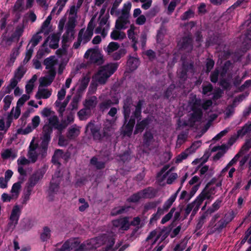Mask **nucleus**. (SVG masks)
Wrapping results in <instances>:
<instances>
[{
    "instance_id": "58836bf2",
    "label": "nucleus",
    "mask_w": 251,
    "mask_h": 251,
    "mask_svg": "<svg viewBox=\"0 0 251 251\" xmlns=\"http://www.w3.org/2000/svg\"><path fill=\"white\" fill-rule=\"evenodd\" d=\"M177 197V193H175L172 195L164 203L162 209H163L164 211H167L172 206L173 202L175 201Z\"/></svg>"
},
{
    "instance_id": "338daca9",
    "label": "nucleus",
    "mask_w": 251,
    "mask_h": 251,
    "mask_svg": "<svg viewBox=\"0 0 251 251\" xmlns=\"http://www.w3.org/2000/svg\"><path fill=\"white\" fill-rule=\"evenodd\" d=\"M91 163L98 169H101L104 167V163L101 161H98L96 157H93L91 160Z\"/></svg>"
},
{
    "instance_id": "9b49d317",
    "label": "nucleus",
    "mask_w": 251,
    "mask_h": 251,
    "mask_svg": "<svg viewBox=\"0 0 251 251\" xmlns=\"http://www.w3.org/2000/svg\"><path fill=\"white\" fill-rule=\"evenodd\" d=\"M160 237V235L158 234L156 230H153L150 233L144 242L145 247L148 251H150L152 249L153 246Z\"/></svg>"
},
{
    "instance_id": "aec40b11",
    "label": "nucleus",
    "mask_w": 251,
    "mask_h": 251,
    "mask_svg": "<svg viewBox=\"0 0 251 251\" xmlns=\"http://www.w3.org/2000/svg\"><path fill=\"white\" fill-rule=\"evenodd\" d=\"M48 122L49 124L47 125L48 126H49L50 127H53L59 130H62L66 126V125L59 124L58 119L55 114L48 118Z\"/></svg>"
},
{
    "instance_id": "7c9ffc66",
    "label": "nucleus",
    "mask_w": 251,
    "mask_h": 251,
    "mask_svg": "<svg viewBox=\"0 0 251 251\" xmlns=\"http://www.w3.org/2000/svg\"><path fill=\"white\" fill-rule=\"evenodd\" d=\"M135 124L134 119L131 118L127 124L123 127V132L125 135L130 136L131 135L133 127Z\"/></svg>"
},
{
    "instance_id": "20e7f679",
    "label": "nucleus",
    "mask_w": 251,
    "mask_h": 251,
    "mask_svg": "<svg viewBox=\"0 0 251 251\" xmlns=\"http://www.w3.org/2000/svg\"><path fill=\"white\" fill-rule=\"evenodd\" d=\"M96 18V16L92 17L91 21L88 24L86 29H81L78 35L79 40L82 41V43L85 44L90 40L93 34V29L95 27L94 21Z\"/></svg>"
},
{
    "instance_id": "a19ab883",
    "label": "nucleus",
    "mask_w": 251,
    "mask_h": 251,
    "mask_svg": "<svg viewBox=\"0 0 251 251\" xmlns=\"http://www.w3.org/2000/svg\"><path fill=\"white\" fill-rule=\"evenodd\" d=\"M19 54V50L17 48L13 49L11 53L10 54L9 58L7 61V65L11 66L13 65L16 57Z\"/></svg>"
},
{
    "instance_id": "49530a36",
    "label": "nucleus",
    "mask_w": 251,
    "mask_h": 251,
    "mask_svg": "<svg viewBox=\"0 0 251 251\" xmlns=\"http://www.w3.org/2000/svg\"><path fill=\"white\" fill-rule=\"evenodd\" d=\"M40 31H39L36 34L34 35L33 37H32L30 43L31 45V48H34L39 43V42L42 40V37L40 35Z\"/></svg>"
},
{
    "instance_id": "7ed1b4c3",
    "label": "nucleus",
    "mask_w": 251,
    "mask_h": 251,
    "mask_svg": "<svg viewBox=\"0 0 251 251\" xmlns=\"http://www.w3.org/2000/svg\"><path fill=\"white\" fill-rule=\"evenodd\" d=\"M47 171V167L44 166L35 171L29 178L26 188L28 193L27 199L30 195L33 187L43 177Z\"/></svg>"
},
{
    "instance_id": "864d4df0",
    "label": "nucleus",
    "mask_w": 251,
    "mask_h": 251,
    "mask_svg": "<svg viewBox=\"0 0 251 251\" xmlns=\"http://www.w3.org/2000/svg\"><path fill=\"white\" fill-rule=\"evenodd\" d=\"M50 237V230L48 227H45L41 234V239L43 241H47Z\"/></svg>"
},
{
    "instance_id": "cd10ccee",
    "label": "nucleus",
    "mask_w": 251,
    "mask_h": 251,
    "mask_svg": "<svg viewBox=\"0 0 251 251\" xmlns=\"http://www.w3.org/2000/svg\"><path fill=\"white\" fill-rule=\"evenodd\" d=\"M55 75L53 73L52 74H48L47 76L40 78L39 86H46L50 84L54 79Z\"/></svg>"
},
{
    "instance_id": "69168bd1",
    "label": "nucleus",
    "mask_w": 251,
    "mask_h": 251,
    "mask_svg": "<svg viewBox=\"0 0 251 251\" xmlns=\"http://www.w3.org/2000/svg\"><path fill=\"white\" fill-rule=\"evenodd\" d=\"M212 182H209L203 191H205L209 196L208 199L210 198L211 196L215 193V186H211Z\"/></svg>"
},
{
    "instance_id": "37998d69",
    "label": "nucleus",
    "mask_w": 251,
    "mask_h": 251,
    "mask_svg": "<svg viewBox=\"0 0 251 251\" xmlns=\"http://www.w3.org/2000/svg\"><path fill=\"white\" fill-rule=\"evenodd\" d=\"M153 138L152 133L149 131H147L143 136V144L146 146H149L153 142Z\"/></svg>"
},
{
    "instance_id": "3c124183",
    "label": "nucleus",
    "mask_w": 251,
    "mask_h": 251,
    "mask_svg": "<svg viewBox=\"0 0 251 251\" xmlns=\"http://www.w3.org/2000/svg\"><path fill=\"white\" fill-rule=\"evenodd\" d=\"M119 47L120 45L118 43L115 42H111L108 45L106 49V51L109 54L112 53L113 52L117 50Z\"/></svg>"
},
{
    "instance_id": "e2e57ef3",
    "label": "nucleus",
    "mask_w": 251,
    "mask_h": 251,
    "mask_svg": "<svg viewBox=\"0 0 251 251\" xmlns=\"http://www.w3.org/2000/svg\"><path fill=\"white\" fill-rule=\"evenodd\" d=\"M24 0H17L14 7L13 10L15 11H21L25 9V6L23 5Z\"/></svg>"
},
{
    "instance_id": "052dcab7",
    "label": "nucleus",
    "mask_w": 251,
    "mask_h": 251,
    "mask_svg": "<svg viewBox=\"0 0 251 251\" xmlns=\"http://www.w3.org/2000/svg\"><path fill=\"white\" fill-rule=\"evenodd\" d=\"M164 212L163 209H162L161 207H158L156 213L153 214L152 217L151 218L150 222L152 223L157 221Z\"/></svg>"
},
{
    "instance_id": "9d476101",
    "label": "nucleus",
    "mask_w": 251,
    "mask_h": 251,
    "mask_svg": "<svg viewBox=\"0 0 251 251\" xmlns=\"http://www.w3.org/2000/svg\"><path fill=\"white\" fill-rule=\"evenodd\" d=\"M44 64L46 69L48 70L49 74L56 75V68L58 65V61L54 56H50L44 60Z\"/></svg>"
},
{
    "instance_id": "f257e3e1",
    "label": "nucleus",
    "mask_w": 251,
    "mask_h": 251,
    "mask_svg": "<svg viewBox=\"0 0 251 251\" xmlns=\"http://www.w3.org/2000/svg\"><path fill=\"white\" fill-rule=\"evenodd\" d=\"M118 68L117 63H109L101 67L98 72L93 76L92 85L95 83L103 85L105 84L108 78L114 74Z\"/></svg>"
},
{
    "instance_id": "e433bc0d",
    "label": "nucleus",
    "mask_w": 251,
    "mask_h": 251,
    "mask_svg": "<svg viewBox=\"0 0 251 251\" xmlns=\"http://www.w3.org/2000/svg\"><path fill=\"white\" fill-rule=\"evenodd\" d=\"M139 65V59L135 57H130L127 61V65L131 71L135 70Z\"/></svg>"
},
{
    "instance_id": "ddd939ff",
    "label": "nucleus",
    "mask_w": 251,
    "mask_h": 251,
    "mask_svg": "<svg viewBox=\"0 0 251 251\" xmlns=\"http://www.w3.org/2000/svg\"><path fill=\"white\" fill-rule=\"evenodd\" d=\"M38 148V145L34 143V139L31 141L29 147V150L27 153V157L31 163H35L38 158V153L36 150Z\"/></svg>"
},
{
    "instance_id": "c9c22d12",
    "label": "nucleus",
    "mask_w": 251,
    "mask_h": 251,
    "mask_svg": "<svg viewBox=\"0 0 251 251\" xmlns=\"http://www.w3.org/2000/svg\"><path fill=\"white\" fill-rule=\"evenodd\" d=\"M149 123L150 120L148 118H146L140 122H138L135 127L134 134H137L139 132H141Z\"/></svg>"
},
{
    "instance_id": "72a5a7b5",
    "label": "nucleus",
    "mask_w": 251,
    "mask_h": 251,
    "mask_svg": "<svg viewBox=\"0 0 251 251\" xmlns=\"http://www.w3.org/2000/svg\"><path fill=\"white\" fill-rule=\"evenodd\" d=\"M80 133V127L74 125L71 127L68 132L67 137L70 139H74Z\"/></svg>"
},
{
    "instance_id": "a878e982",
    "label": "nucleus",
    "mask_w": 251,
    "mask_h": 251,
    "mask_svg": "<svg viewBox=\"0 0 251 251\" xmlns=\"http://www.w3.org/2000/svg\"><path fill=\"white\" fill-rule=\"evenodd\" d=\"M49 46L53 49H56L58 47L59 36L56 34H52L48 37L46 41Z\"/></svg>"
},
{
    "instance_id": "423d86ee",
    "label": "nucleus",
    "mask_w": 251,
    "mask_h": 251,
    "mask_svg": "<svg viewBox=\"0 0 251 251\" xmlns=\"http://www.w3.org/2000/svg\"><path fill=\"white\" fill-rule=\"evenodd\" d=\"M84 57L91 63L101 64L103 62V57L100 51L95 49L88 50L84 54Z\"/></svg>"
},
{
    "instance_id": "f704fd0d",
    "label": "nucleus",
    "mask_w": 251,
    "mask_h": 251,
    "mask_svg": "<svg viewBox=\"0 0 251 251\" xmlns=\"http://www.w3.org/2000/svg\"><path fill=\"white\" fill-rule=\"evenodd\" d=\"M21 190V183L18 182L15 183L11 188L10 193L12 195V197L14 198L16 200L19 197V194Z\"/></svg>"
},
{
    "instance_id": "1a4fd4ad",
    "label": "nucleus",
    "mask_w": 251,
    "mask_h": 251,
    "mask_svg": "<svg viewBox=\"0 0 251 251\" xmlns=\"http://www.w3.org/2000/svg\"><path fill=\"white\" fill-rule=\"evenodd\" d=\"M21 207L18 205L13 206L9 218V221L8 224L9 229H13L17 225L21 213Z\"/></svg>"
},
{
    "instance_id": "4d7b16f0",
    "label": "nucleus",
    "mask_w": 251,
    "mask_h": 251,
    "mask_svg": "<svg viewBox=\"0 0 251 251\" xmlns=\"http://www.w3.org/2000/svg\"><path fill=\"white\" fill-rule=\"evenodd\" d=\"M131 8V3L129 2H127L126 3H125L122 11V16L129 17V14L130 10Z\"/></svg>"
},
{
    "instance_id": "c03bdc74",
    "label": "nucleus",
    "mask_w": 251,
    "mask_h": 251,
    "mask_svg": "<svg viewBox=\"0 0 251 251\" xmlns=\"http://www.w3.org/2000/svg\"><path fill=\"white\" fill-rule=\"evenodd\" d=\"M97 98L94 96L86 100L84 105L86 108L90 109L95 107L97 104Z\"/></svg>"
},
{
    "instance_id": "473e14b6",
    "label": "nucleus",
    "mask_w": 251,
    "mask_h": 251,
    "mask_svg": "<svg viewBox=\"0 0 251 251\" xmlns=\"http://www.w3.org/2000/svg\"><path fill=\"white\" fill-rule=\"evenodd\" d=\"M137 27L132 25L127 31L128 37L135 43L137 42Z\"/></svg>"
},
{
    "instance_id": "0eeeda50",
    "label": "nucleus",
    "mask_w": 251,
    "mask_h": 251,
    "mask_svg": "<svg viewBox=\"0 0 251 251\" xmlns=\"http://www.w3.org/2000/svg\"><path fill=\"white\" fill-rule=\"evenodd\" d=\"M75 25L70 24L67 25L66 31L63 34L62 37V47L64 50H66L69 46L71 41L74 38L75 33Z\"/></svg>"
},
{
    "instance_id": "13d9d810",
    "label": "nucleus",
    "mask_w": 251,
    "mask_h": 251,
    "mask_svg": "<svg viewBox=\"0 0 251 251\" xmlns=\"http://www.w3.org/2000/svg\"><path fill=\"white\" fill-rule=\"evenodd\" d=\"M78 204L80 205L78 207V209L81 212L85 211L89 207L88 203L83 198L79 199Z\"/></svg>"
},
{
    "instance_id": "c85d7f7f",
    "label": "nucleus",
    "mask_w": 251,
    "mask_h": 251,
    "mask_svg": "<svg viewBox=\"0 0 251 251\" xmlns=\"http://www.w3.org/2000/svg\"><path fill=\"white\" fill-rule=\"evenodd\" d=\"M52 17L50 15L49 16L46 20L44 22L40 29V32L46 34H48L50 31V23Z\"/></svg>"
},
{
    "instance_id": "a211bd4d",
    "label": "nucleus",
    "mask_w": 251,
    "mask_h": 251,
    "mask_svg": "<svg viewBox=\"0 0 251 251\" xmlns=\"http://www.w3.org/2000/svg\"><path fill=\"white\" fill-rule=\"evenodd\" d=\"M205 191H202L201 193L197 197L196 199L192 203H194L195 207L192 211L191 216H194L197 210L199 209L200 206L201 204L203 201L207 199H208L209 196Z\"/></svg>"
},
{
    "instance_id": "ea45409f",
    "label": "nucleus",
    "mask_w": 251,
    "mask_h": 251,
    "mask_svg": "<svg viewBox=\"0 0 251 251\" xmlns=\"http://www.w3.org/2000/svg\"><path fill=\"white\" fill-rule=\"evenodd\" d=\"M89 75L87 74L84 75L82 78L79 80L78 82L79 88L80 90H83L87 87L90 81Z\"/></svg>"
},
{
    "instance_id": "f3484780",
    "label": "nucleus",
    "mask_w": 251,
    "mask_h": 251,
    "mask_svg": "<svg viewBox=\"0 0 251 251\" xmlns=\"http://www.w3.org/2000/svg\"><path fill=\"white\" fill-rule=\"evenodd\" d=\"M107 18L106 17H102L100 22V26L96 29V33H101L104 37L107 33V31L109 28L108 24H107Z\"/></svg>"
},
{
    "instance_id": "39448f33",
    "label": "nucleus",
    "mask_w": 251,
    "mask_h": 251,
    "mask_svg": "<svg viewBox=\"0 0 251 251\" xmlns=\"http://www.w3.org/2000/svg\"><path fill=\"white\" fill-rule=\"evenodd\" d=\"M220 217L218 214H215L212 218L209 226L211 227H214L215 230H221L225 227L227 224L229 223L232 219V217L230 213L226 214L224 218L221 219L217 223H215L216 221Z\"/></svg>"
},
{
    "instance_id": "6e6552de",
    "label": "nucleus",
    "mask_w": 251,
    "mask_h": 251,
    "mask_svg": "<svg viewBox=\"0 0 251 251\" xmlns=\"http://www.w3.org/2000/svg\"><path fill=\"white\" fill-rule=\"evenodd\" d=\"M169 167L165 166L162 169L160 173L158 175L157 179L160 181H162L167 178V183L171 184L177 177L176 173H172L171 171L173 168L170 169L167 172H165L168 169Z\"/></svg>"
},
{
    "instance_id": "de8ad7c7",
    "label": "nucleus",
    "mask_w": 251,
    "mask_h": 251,
    "mask_svg": "<svg viewBox=\"0 0 251 251\" xmlns=\"http://www.w3.org/2000/svg\"><path fill=\"white\" fill-rule=\"evenodd\" d=\"M145 195L146 192L145 191H143L133 195L130 198H129L128 200L130 201L136 202L138 201L141 198L145 197Z\"/></svg>"
},
{
    "instance_id": "2f4dec72",
    "label": "nucleus",
    "mask_w": 251,
    "mask_h": 251,
    "mask_svg": "<svg viewBox=\"0 0 251 251\" xmlns=\"http://www.w3.org/2000/svg\"><path fill=\"white\" fill-rule=\"evenodd\" d=\"M119 102L118 99H114L113 100H107L102 101L100 105L101 110L102 111L108 109L110 106L114 104H117Z\"/></svg>"
},
{
    "instance_id": "c756f323",
    "label": "nucleus",
    "mask_w": 251,
    "mask_h": 251,
    "mask_svg": "<svg viewBox=\"0 0 251 251\" xmlns=\"http://www.w3.org/2000/svg\"><path fill=\"white\" fill-rule=\"evenodd\" d=\"M115 28L110 34L111 38L115 40L121 41L126 37V34L125 32Z\"/></svg>"
},
{
    "instance_id": "6ab92c4d",
    "label": "nucleus",
    "mask_w": 251,
    "mask_h": 251,
    "mask_svg": "<svg viewBox=\"0 0 251 251\" xmlns=\"http://www.w3.org/2000/svg\"><path fill=\"white\" fill-rule=\"evenodd\" d=\"M81 4L77 2V5L71 6L69 11V16L68 24L76 25V19L77 18V12Z\"/></svg>"
},
{
    "instance_id": "79ce46f5",
    "label": "nucleus",
    "mask_w": 251,
    "mask_h": 251,
    "mask_svg": "<svg viewBox=\"0 0 251 251\" xmlns=\"http://www.w3.org/2000/svg\"><path fill=\"white\" fill-rule=\"evenodd\" d=\"M62 100H57L55 102V106L57 108V111L59 112L60 116L63 115V113L64 112L66 107L68 104V103L65 100L63 102Z\"/></svg>"
},
{
    "instance_id": "4c0bfd02",
    "label": "nucleus",
    "mask_w": 251,
    "mask_h": 251,
    "mask_svg": "<svg viewBox=\"0 0 251 251\" xmlns=\"http://www.w3.org/2000/svg\"><path fill=\"white\" fill-rule=\"evenodd\" d=\"M63 156L64 154L63 151L60 150H57L55 151L54 155L52 156V161L54 164L59 165Z\"/></svg>"
},
{
    "instance_id": "f8f14e48",
    "label": "nucleus",
    "mask_w": 251,
    "mask_h": 251,
    "mask_svg": "<svg viewBox=\"0 0 251 251\" xmlns=\"http://www.w3.org/2000/svg\"><path fill=\"white\" fill-rule=\"evenodd\" d=\"M201 145V142L200 141H196L193 143L190 148H188L184 152L181 153L177 157V162L181 161L182 160L186 158L189 154L195 152Z\"/></svg>"
},
{
    "instance_id": "f03ea898",
    "label": "nucleus",
    "mask_w": 251,
    "mask_h": 251,
    "mask_svg": "<svg viewBox=\"0 0 251 251\" xmlns=\"http://www.w3.org/2000/svg\"><path fill=\"white\" fill-rule=\"evenodd\" d=\"M95 242L94 239H91L90 241L84 243L80 245L78 248H77L79 245L77 239H70L65 242L62 247L59 250V251H70L73 249H75V251H86L92 250L96 248L94 246Z\"/></svg>"
},
{
    "instance_id": "4468645a",
    "label": "nucleus",
    "mask_w": 251,
    "mask_h": 251,
    "mask_svg": "<svg viewBox=\"0 0 251 251\" xmlns=\"http://www.w3.org/2000/svg\"><path fill=\"white\" fill-rule=\"evenodd\" d=\"M52 132V128L49 126L45 125L43 127V136L41 138L42 140L41 146L43 149L45 151L47 149L48 143L50 140V134Z\"/></svg>"
},
{
    "instance_id": "6e6d98bb",
    "label": "nucleus",
    "mask_w": 251,
    "mask_h": 251,
    "mask_svg": "<svg viewBox=\"0 0 251 251\" xmlns=\"http://www.w3.org/2000/svg\"><path fill=\"white\" fill-rule=\"evenodd\" d=\"M20 107L17 105L15 108H13L11 110L10 115L7 117H10L11 120H12V117H14L15 119L18 118L21 114Z\"/></svg>"
},
{
    "instance_id": "a18cd8bd",
    "label": "nucleus",
    "mask_w": 251,
    "mask_h": 251,
    "mask_svg": "<svg viewBox=\"0 0 251 251\" xmlns=\"http://www.w3.org/2000/svg\"><path fill=\"white\" fill-rule=\"evenodd\" d=\"M251 131V123L246 124L241 129L237 131V136H243L247 133Z\"/></svg>"
},
{
    "instance_id": "5fc2aeb1",
    "label": "nucleus",
    "mask_w": 251,
    "mask_h": 251,
    "mask_svg": "<svg viewBox=\"0 0 251 251\" xmlns=\"http://www.w3.org/2000/svg\"><path fill=\"white\" fill-rule=\"evenodd\" d=\"M90 114V109L85 108L78 112V115L81 120L86 119Z\"/></svg>"
},
{
    "instance_id": "412c9836",
    "label": "nucleus",
    "mask_w": 251,
    "mask_h": 251,
    "mask_svg": "<svg viewBox=\"0 0 251 251\" xmlns=\"http://www.w3.org/2000/svg\"><path fill=\"white\" fill-rule=\"evenodd\" d=\"M129 23L128 18L121 15L117 20L115 24V28L118 30L126 29L127 25Z\"/></svg>"
},
{
    "instance_id": "393cba45",
    "label": "nucleus",
    "mask_w": 251,
    "mask_h": 251,
    "mask_svg": "<svg viewBox=\"0 0 251 251\" xmlns=\"http://www.w3.org/2000/svg\"><path fill=\"white\" fill-rule=\"evenodd\" d=\"M191 43L192 41L190 38L185 37L178 43V45L181 48L186 50L187 51H189L192 49Z\"/></svg>"
},
{
    "instance_id": "8fccbe9b",
    "label": "nucleus",
    "mask_w": 251,
    "mask_h": 251,
    "mask_svg": "<svg viewBox=\"0 0 251 251\" xmlns=\"http://www.w3.org/2000/svg\"><path fill=\"white\" fill-rule=\"evenodd\" d=\"M132 105L129 102L125 103L124 105V117L125 122H127L130 114V110Z\"/></svg>"
},
{
    "instance_id": "09e8293b",
    "label": "nucleus",
    "mask_w": 251,
    "mask_h": 251,
    "mask_svg": "<svg viewBox=\"0 0 251 251\" xmlns=\"http://www.w3.org/2000/svg\"><path fill=\"white\" fill-rule=\"evenodd\" d=\"M11 118L7 117L6 122L3 119H0V130H6L10 126Z\"/></svg>"
},
{
    "instance_id": "0e129e2a",
    "label": "nucleus",
    "mask_w": 251,
    "mask_h": 251,
    "mask_svg": "<svg viewBox=\"0 0 251 251\" xmlns=\"http://www.w3.org/2000/svg\"><path fill=\"white\" fill-rule=\"evenodd\" d=\"M175 210V208H172L170 212L162 218L161 222V224H164L169 221L173 217V214Z\"/></svg>"
},
{
    "instance_id": "2eb2a0df",
    "label": "nucleus",
    "mask_w": 251,
    "mask_h": 251,
    "mask_svg": "<svg viewBox=\"0 0 251 251\" xmlns=\"http://www.w3.org/2000/svg\"><path fill=\"white\" fill-rule=\"evenodd\" d=\"M201 116L202 112L201 109H194L192 115L187 124L191 126L198 124L201 122Z\"/></svg>"
},
{
    "instance_id": "603ef678",
    "label": "nucleus",
    "mask_w": 251,
    "mask_h": 251,
    "mask_svg": "<svg viewBox=\"0 0 251 251\" xmlns=\"http://www.w3.org/2000/svg\"><path fill=\"white\" fill-rule=\"evenodd\" d=\"M25 72L26 69L23 65H21L15 71L14 76L18 79L21 80Z\"/></svg>"
},
{
    "instance_id": "bf43d9fd",
    "label": "nucleus",
    "mask_w": 251,
    "mask_h": 251,
    "mask_svg": "<svg viewBox=\"0 0 251 251\" xmlns=\"http://www.w3.org/2000/svg\"><path fill=\"white\" fill-rule=\"evenodd\" d=\"M164 212L163 209H162L161 207H158L156 213L153 214L152 217L151 218L150 222L152 223L157 221Z\"/></svg>"
},
{
    "instance_id": "5701e85b",
    "label": "nucleus",
    "mask_w": 251,
    "mask_h": 251,
    "mask_svg": "<svg viewBox=\"0 0 251 251\" xmlns=\"http://www.w3.org/2000/svg\"><path fill=\"white\" fill-rule=\"evenodd\" d=\"M51 95V91L48 89L41 88L39 87L38 91L36 94L35 97L37 100L41 99H46L49 98Z\"/></svg>"
},
{
    "instance_id": "b1692460",
    "label": "nucleus",
    "mask_w": 251,
    "mask_h": 251,
    "mask_svg": "<svg viewBox=\"0 0 251 251\" xmlns=\"http://www.w3.org/2000/svg\"><path fill=\"white\" fill-rule=\"evenodd\" d=\"M87 128H90L94 139L100 140L104 137L102 131L100 132L98 126L90 124L87 126Z\"/></svg>"
},
{
    "instance_id": "4be33fe9",
    "label": "nucleus",
    "mask_w": 251,
    "mask_h": 251,
    "mask_svg": "<svg viewBox=\"0 0 251 251\" xmlns=\"http://www.w3.org/2000/svg\"><path fill=\"white\" fill-rule=\"evenodd\" d=\"M17 156V151L14 149H4L1 152V156L3 159H14Z\"/></svg>"
},
{
    "instance_id": "bb28decb",
    "label": "nucleus",
    "mask_w": 251,
    "mask_h": 251,
    "mask_svg": "<svg viewBox=\"0 0 251 251\" xmlns=\"http://www.w3.org/2000/svg\"><path fill=\"white\" fill-rule=\"evenodd\" d=\"M60 180V178L58 176L54 175L53 176L49 189L50 193H56L58 191Z\"/></svg>"
},
{
    "instance_id": "774afa93",
    "label": "nucleus",
    "mask_w": 251,
    "mask_h": 251,
    "mask_svg": "<svg viewBox=\"0 0 251 251\" xmlns=\"http://www.w3.org/2000/svg\"><path fill=\"white\" fill-rule=\"evenodd\" d=\"M54 112L51 110L50 108L48 107L44 108L41 111V114L43 117H48V118L50 117L53 114Z\"/></svg>"
},
{
    "instance_id": "dca6fc26",
    "label": "nucleus",
    "mask_w": 251,
    "mask_h": 251,
    "mask_svg": "<svg viewBox=\"0 0 251 251\" xmlns=\"http://www.w3.org/2000/svg\"><path fill=\"white\" fill-rule=\"evenodd\" d=\"M112 224L114 227L118 228L119 230H127L130 226V224L127 217L113 220Z\"/></svg>"
},
{
    "instance_id": "680f3d73",
    "label": "nucleus",
    "mask_w": 251,
    "mask_h": 251,
    "mask_svg": "<svg viewBox=\"0 0 251 251\" xmlns=\"http://www.w3.org/2000/svg\"><path fill=\"white\" fill-rule=\"evenodd\" d=\"M222 202V201L220 200H217L210 207L208 210L207 212L209 213H212L215 212V211L219 209L220 207L221 204Z\"/></svg>"
}]
</instances>
